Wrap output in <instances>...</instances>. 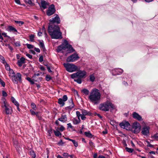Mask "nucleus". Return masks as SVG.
<instances>
[{
	"mask_svg": "<svg viewBox=\"0 0 158 158\" xmlns=\"http://www.w3.org/2000/svg\"><path fill=\"white\" fill-rule=\"evenodd\" d=\"M26 55L30 59H31L32 58V56L29 54H27Z\"/></svg>",
	"mask_w": 158,
	"mask_h": 158,
	"instance_id": "nucleus-60",
	"label": "nucleus"
},
{
	"mask_svg": "<svg viewBox=\"0 0 158 158\" xmlns=\"http://www.w3.org/2000/svg\"><path fill=\"white\" fill-rule=\"evenodd\" d=\"M81 92L85 95H89L90 93L89 91L86 89H83L81 90Z\"/></svg>",
	"mask_w": 158,
	"mask_h": 158,
	"instance_id": "nucleus-19",
	"label": "nucleus"
},
{
	"mask_svg": "<svg viewBox=\"0 0 158 158\" xmlns=\"http://www.w3.org/2000/svg\"><path fill=\"white\" fill-rule=\"evenodd\" d=\"M63 155L65 158H68L69 157V155L67 153H64L63 154Z\"/></svg>",
	"mask_w": 158,
	"mask_h": 158,
	"instance_id": "nucleus-48",
	"label": "nucleus"
},
{
	"mask_svg": "<svg viewBox=\"0 0 158 158\" xmlns=\"http://www.w3.org/2000/svg\"><path fill=\"white\" fill-rule=\"evenodd\" d=\"M95 77L94 74H91L89 76V80L90 81L93 82L95 81Z\"/></svg>",
	"mask_w": 158,
	"mask_h": 158,
	"instance_id": "nucleus-26",
	"label": "nucleus"
},
{
	"mask_svg": "<svg viewBox=\"0 0 158 158\" xmlns=\"http://www.w3.org/2000/svg\"><path fill=\"white\" fill-rule=\"evenodd\" d=\"M39 45L40 48L43 49L44 51L45 50V48L43 41H40Z\"/></svg>",
	"mask_w": 158,
	"mask_h": 158,
	"instance_id": "nucleus-22",
	"label": "nucleus"
},
{
	"mask_svg": "<svg viewBox=\"0 0 158 158\" xmlns=\"http://www.w3.org/2000/svg\"><path fill=\"white\" fill-rule=\"evenodd\" d=\"M125 149H126V151L129 153H132L133 151V149L132 148H129L127 147H126Z\"/></svg>",
	"mask_w": 158,
	"mask_h": 158,
	"instance_id": "nucleus-36",
	"label": "nucleus"
},
{
	"mask_svg": "<svg viewBox=\"0 0 158 158\" xmlns=\"http://www.w3.org/2000/svg\"><path fill=\"white\" fill-rule=\"evenodd\" d=\"M2 100L3 102L2 107V108H5L6 113L7 114H11L12 110L11 107L7 103V102L5 98H2Z\"/></svg>",
	"mask_w": 158,
	"mask_h": 158,
	"instance_id": "nucleus-7",
	"label": "nucleus"
},
{
	"mask_svg": "<svg viewBox=\"0 0 158 158\" xmlns=\"http://www.w3.org/2000/svg\"><path fill=\"white\" fill-rule=\"evenodd\" d=\"M133 118L137 120L141 121L142 120V117L136 112H134L132 114Z\"/></svg>",
	"mask_w": 158,
	"mask_h": 158,
	"instance_id": "nucleus-15",
	"label": "nucleus"
},
{
	"mask_svg": "<svg viewBox=\"0 0 158 158\" xmlns=\"http://www.w3.org/2000/svg\"><path fill=\"white\" fill-rule=\"evenodd\" d=\"M67 125L68 126H67L68 128H72V129H73V127L71 123H69L67 124Z\"/></svg>",
	"mask_w": 158,
	"mask_h": 158,
	"instance_id": "nucleus-59",
	"label": "nucleus"
},
{
	"mask_svg": "<svg viewBox=\"0 0 158 158\" xmlns=\"http://www.w3.org/2000/svg\"><path fill=\"white\" fill-rule=\"evenodd\" d=\"M77 77H78L77 74V72L76 73H74L73 74L71 75V77L73 79L76 78Z\"/></svg>",
	"mask_w": 158,
	"mask_h": 158,
	"instance_id": "nucleus-35",
	"label": "nucleus"
},
{
	"mask_svg": "<svg viewBox=\"0 0 158 158\" xmlns=\"http://www.w3.org/2000/svg\"><path fill=\"white\" fill-rule=\"evenodd\" d=\"M78 77L83 78L86 74V72L85 71L80 70L77 72Z\"/></svg>",
	"mask_w": 158,
	"mask_h": 158,
	"instance_id": "nucleus-14",
	"label": "nucleus"
},
{
	"mask_svg": "<svg viewBox=\"0 0 158 158\" xmlns=\"http://www.w3.org/2000/svg\"><path fill=\"white\" fill-rule=\"evenodd\" d=\"M49 22L48 31L52 38L56 39H62V32L60 31V27L58 25H55V23L59 24L60 23V20L58 15H56L55 17L49 20Z\"/></svg>",
	"mask_w": 158,
	"mask_h": 158,
	"instance_id": "nucleus-1",
	"label": "nucleus"
},
{
	"mask_svg": "<svg viewBox=\"0 0 158 158\" xmlns=\"http://www.w3.org/2000/svg\"><path fill=\"white\" fill-rule=\"evenodd\" d=\"M9 73L10 75L9 76H11V75H13L14 74H15V73L14 72L13 70L12 69H10V70H9Z\"/></svg>",
	"mask_w": 158,
	"mask_h": 158,
	"instance_id": "nucleus-41",
	"label": "nucleus"
},
{
	"mask_svg": "<svg viewBox=\"0 0 158 158\" xmlns=\"http://www.w3.org/2000/svg\"><path fill=\"white\" fill-rule=\"evenodd\" d=\"M63 65L66 70L70 72L75 71L77 69V66L73 64L64 63Z\"/></svg>",
	"mask_w": 158,
	"mask_h": 158,
	"instance_id": "nucleus-5",
	"label": "nucleus"
},
{
	"mask_svg": "<svg viewBox=\"0 0 158 158\" xmlns=\"http://www.w3.org/2000/svg\"><path fill=\"white\" fill-rule=\"evenodd\" d=\"M76 114L77 116L78 117V118H80V117L81 115V114H80V112L77 111L76 112Z\"/></svg>",
	"mask_w": 158,
	"mask_h": 158,
	"instance_id": "nucleus-49",
	"label": "nucleus"
},
{
	"mask_svg": "<svg viewBox=\"0 0 158 158\" xmlns=\"http://www.w3.org/2000/svg\"><path fill=\"white\" fill-rule=\"evenodd\" d=\"M30 111L32 115H36V116H38V113H36L34 111L32 110H31Z\"/></svg>",
	"mask_w": 158,
	"mask_h": 158,
	"instance_id": "nucleus-44",
	"label": "nucleus"
},
{
	"mask_svg": "<svg viewBox=\"0 0 158 158\" xmlns=\"http://www.w3.org/2000/svg\"><path fill=\"white\" fill-rule=\"evenodd\" d=\"M85 135L87 136L90 138H91L92 137V135L90 132H85Z\"/></svg>",
	"mask_w": 158,
	"mask_h": 158,
	"instance_id": "nucleus-28",
	"label": "nucleus"
},
{
	"mask_svg": "<svg viewBox=\"0 0 158 158\" xmlns=\"http://www.w3.org/2000/svg\"><path fill=\"white\" fill-rule=\"evenodd\" d=\"M12 80L14 84H18V83H22V75L19 73L11 76Z\"/></svg>",
	"mask_w": 158,
	"mask_h": 158,
	"instance_id": "nucleus-6",
	"label": "nucleus"
},
{
	"mask_svg": "<svg viewBox=\"0 0 158 158\" xmlns=\"http://www.w3.org/2000/svg\"><path fill=\"white\" fill-rule=\"evenodd\" d=\"M31 107L34 110H35L36 108V106L34 103H32L31 104Z\"/></svg>",
	"mask_w": 158,
	"mask_h": 158,
	"instance_id": "nucleus-53",
	"label": "nucleus"
},
{
	"mask_svg": "<svg viewBox=\"0 0 158 158\" xmlns=\"http://www.w3.org/2000/svg\"><path fill=\"white\" fill-rule=\"evenodd\" d=\"M2 95L3 96L6 97L7 96V93L4 91H2Z\"/></svg>",
	"mask_w": 158,
	"mask_h": 158,
	"instance_id": "nucleus-55",
	"label": "nucleus"
},
{
	"mask_svg": "<svg viewBox=\"0 0 158 158\" xmlns=\"http://www.w3.org/2000/svg\"><path fill=\"white\" fill-rule=\"evenodd\" d=\"M51 79V77L49 75H47L46 77V79L47 81H49Z\"/></svg>",
	"mask_w": 158,
	"mask_h": 158,
	"instance_id": "nucleus-54",
	"label": "nucleus"
},
{
	"mask_svg": "<svg viewBox=\"0 0 158 158\" xmlns=\"http://www.w3.org/2000/svg\"><path fill=\"white\" fill-rule=\"evenodd\" d=\"M26 79L29 82H30L31 84H33L34 83L33 81L29 77H27L26 78Z\"/></svg>",
	"mask_w": 158,
	"mask_h": 158,
	"instance_id": "nucleus-43",
	"label": "nucleus"
},
{
	"mask_svg": "<svg viewBox=\"0 0 158 158\" xmlns=\"http://www.w3.org/2000/svg\"><path fill=\"white\" fill-rule=\"evenodd\" d=\"M5 67L7 71H9V70H10L11 69H10V67L9 64H7L6 63H5Z\"/></svg>",
	"mask_w": 158,
	"mask_h": 158,
	"instance_id": "nucleus-42",
	"label": "nucleus"
},
{
	"mask_svg": "<svg viewBox=\"0 0 158 158\" xmlns=\"http://www.w3.org/2000/svg\"><path fill=\"white\" fill-rule=\"evenodd\" d=\"M58 103L61 105V106H63L65 104L64 102L61 98H60L58 100Z\"/></svg>",
	"mask_w": 158,
	"mask_h": 158,
	"instance_id": "nucleus-23",
	"label": "nucleus"
},
{
	"mask_svg": "<svg viewBox=\"0 0 158 158\" xmlns=\"http://www.w3.org/2000/svg\"><path fill=\"white\" fill-rule=\"evenodd\" d=\"M64 128L62 126H61L60 127V128L59 129V130L61 131H63L64 130Z\"/></svg>",
	"mask_w": 158,
	"mask_h": 158,
	"instance_id": "nucleus-58",
	"label": "nucleus"
},
{
	"mask_svg": "<svg viewBox=\"0 0 158 158\" xmlns=\"http://www.w3.org/2000/svg\"><path fill=\"white\" fill-rule=\"evenodd\" d=\"M15 22L16 23L19 24V26H22V25H23L24 23L23 22L21 21H15Z\"/></svg>",
	"mask_w": 158,
	"mask_h": 158,
	"instance_id": "nucleus-40",
	"label": "nucleus"
},
{
	"mask_svg": "<svg viewBox=\"0 0 158 158\" xmlns=\"http://www.w3.org/2000/svg\"><path fill=\"white\" fill-rule=\"evenodd\" d=\"M82 115H86L88 114V112L85 110H81Z\"/></svg>",
	"mask_w": 158,
	"mask_h": 158,
	"instance_id": "nucleus-34",
	"label": "nucleus"
},
{
	"mask_svg": "<svg viewBox=\"0 0 158 158\" xmlns=\"http://www.w3.org/2000/svg\"><path fill=\"white\" fill-rule=\"evenodd\" d=\"M68 106L65 107L66 110H71L74 106V104L73 103V99L71 98L68 101Z\"/></svg>",
	"mask_w": 158,
	"mask_h": 158,
	"instance_id": "nucleus-12",
	"label": "nucleus"
},
{
	"mask_svg": "<svg viewBox=\"0 0 158 158\" xmlns=\"http://www.w3.org/2000/svg\"><path fill=\"white\" fill-rule=\"evenodd\" d=\"M150 127L148 126H144L142 129L141 133L145 136H147L149 134Z\"/></svg>",
	"mask_w": 158,
	"mask_h": 158,
	"instance_id": "nucleus-11",
	"label": "nucleus"
},
{
	"mask_svg": "<svg viewBox=\"0 0 158 158\" xmlns=\"http://www.w3.org/2000/svg\"><path fill=\"white\" fill-rule=\"evenodd\" d=\"M32 158H35L36 157V154L33 151H31L29 152Z\"/></svg>",
	"mask_w": 158,
	"mask_h": 158,
	"instance_id": "nucleus-25",
	"label": "nucleus"
},
{
	"mask_svg": "<svg viewBox=\"0 0 158 158\" xmlns=\"http://www.w3.org/2000/svg\"><path fill=\"white\" fill-rule=\"evenodd\" d=\"M146 142L148 144L147 145V147H153V145H152L150 143V142L148 141H146Z\"/></svg>",
	"mask_w": 158,
	"mask_h": 158,
	"instance_id": "nucleus-52",
	"label": "nucleus"
},
{
	"mask_svg": "<svg viewBox=\"0 0 158 158\" xmlns=\"http://www.w3.org/2000/svg\"><path fill=\"white\" fill-rule=\"evenodd\" d=\"M115 71L116 72L115 75H119L122 73L123 72V69H114Z\"/></svg>",
	"mask_w": 158,
	"mask_h": 158,
	"instance_id": "nucleus-20",
	"label": "nucleus"
},
{
	"mask_svg": "<svg viewBox=\"0 0 158 158\" xmlns=\"http://www.w3.org/2000/svg\"><path fill=\"white\" fill-rule=\"evenodd\" d=\"M8 30L10 31L16 32L17 31V30L12 26H9L7 28Z\"/></svg>",
	"mask_w": 158,
	"mask_h": 158,
	"instance_id": "nucleus-21",
	"label": "nucleus"
},
{
	"mask_svg": "<svg viewBox=\"0 0 158 158\" xmlns=\"http://www.w3.org/2000/svg\"><path fill=\"white\" fill-rule=\"evenodd\" d=\"M39 61L40 62H41L43 61V57L42 56H40L39 58Z\"/></svg>",
	"mask_w": 158,
	"mask_h": 158,
	"instance_id": "nucleus-56",
	"label": "nucleus"
},
{
	"mask_svg": "<svg viewBox=\"0 0 158 158\" xmlns=\"http://www.w3.org/2000/svg\"><path fill=\"white\" fill-rule=\"evenodd\" d=\"M56 11L55 6L53 4L51 5L49 7L47 11V14L48 16H51L54 14Z\"/></svg>",
	"mask_w": 158,
	"mask_h": 158,
	"instance_id": "nucleus-10",
	"label": "nucleus"
},
{
	"mask_svg": "<svg viewBox=\"0 0 158 158\" xmlns=\"http://www.w3.org/2000/svg\"><path fill=\"white\" fill-rule=\"evenodd\" d=\"M85 115H82L81 116V119L83 120H84L85 119Z\"/></svg>",
	"mask_w": 158,
	"mask_h": 158,
	"instance_id": "nucleus-62",
	"label": "nucleus"
},
{
	"mask_svg": "<svg viewBox=\"0 0 158 158\" xmlns=\"http://www.w3.org/2000/svg\"><path fill=\"white\" fill-rule=\"evenodd\" d=\"M58 144L59 145H63L64 143L63 142L62 140H60V141L58 142Z\"/></svg>",
	"mask_w": 158,
	"mask_h": 158,
	"instance_id": "nucleus-57",
	"label": "nucleus"
},
{
	"mask_svg": "<svg viewBox=\"0 0 158 158\" xmlns=\"http://www.w3.org/2000/svg\"><path fill=\"white\" fill-rule=\"evenodd\" d=\"M141 127L139 124L137 122L134 123L132 126V131L135 133H138L140 131Z\"/></svg>",
	"mask_w": 158,
	"mask_h": 158,
	"instance_id": "nucleus-8",
	"label": "nucleus"
},
{
	"mask_svg": "<svg viewBox=\"0 0 158 158\" xmlns=\"http://www.w3.org/2000/svg\"><path fill=\"white\" fill-rule=\"evenodd\" d=\"M41 7L44 9L47 8L48 6H49V4L47 2L44 0H41Z\"/></svg>",
	"mask_w": 158,
	"mask_h": 158,
	"instance_id": "nucleus-16",
	"label": "nucleus"
},
{
	"mask_svg": "<svg viewBox=\"0 0 158 158\" xmlns=\"http://www.w3.org/2000/svg\"><path fill=\"white\" fill-rule=\"evenodd\" d=\"M0 60L1 62L3 64H5L6 63V61L4 57L1 55H0Z\"/></svg>",
	"mask_w": 158,
	"mask_h": 158,
	"instance_id": "nucleus-30",
	"label": "nucleus"
},
{
	"mask_svg": "<svg viewBox=\"0 0 158 158\" xmlns=\"http://www.w3.org/2000/svg\"><path fill=\"white\" fill-rule=\"evenodd\" d=\"M66 49H67V51L69 53H72L75 51L72 46L69 44L67 40H64L61 45L58 47L57 51L60 52Z\"/></svg>",
	"mask_w": 158,
	"mask_h": 158,
	"instance_id": "nucleus-4",
	"label": "nucleus"
},
{
	"mask_svg": "<svg viewBox=\"0 0 158 158\" xmlns=\"http://www.w3.org/2000/svg\"><path fill=\"white\" fill-rule=\"evenodd\" d=\"M121 127L124 129L128 130L129 129L130 125V123L127 122H123L119 124Z\"/></svg>",
	"mask_w": 158,
	"mask_h": 158,
	"instance_id": "nucleus-13",
	"label": "nucleus"
},
{
	"mask_svg": "<svg viewBox=\"0 0 158 158\" xmlns=\"http://www.w3.org/2000/svg\"><path fill=\"white\" fill-rule=\"evenodd\" d=\"M54 132L55 135L57 136H61V133L58 131H54Z\"/></svg>",
	"mask_w": 158,
	"mask_h": 158,
	"instance_id": "nucleus-32",
	"label": "nucleus"
},
{
	"mask_svg": "<svg viewBox=\"0 0 158 158\" xmlns=\"http://www.w3.org/2000/svg\"><path fill=\"white\" fill-rule=\"evenodd\" d=\"M40 73H35V74L34 75H33V77H36V76H40Z\"/></svg>",
	"mask_w": 158,
	"mask_h": 158,
	"instance_id": "nucleus-63",
	"label": "nucleus"
},
{
	"mask_svg": "<svg viewBox=\"0 0 158 158\" xmlns=\"http://www.w3.org/2000/svg\"><path fill=\"white\" fill-rule=\"evenodd\" d=\"M62 99L64 102L66 101L68 99V97H67V95H64L63 97V99Z\"/></svg>",
	"mask_w": 158,
	"mask_h": 158,
	"instance_id": "nucleus-50",
	"label": "nucleus"
},
{
	"mask_svg": "<svg viewBox=\"0 0 158 158\" xmlns=\"http://www.w3.org/2000/svg\"><path fill=\"white\" fill-rule=\"evenodd\" d=\"M72 142L75 147H77L78 146V143L76 140H73Z\"/></svg>",
	"mask_w": 158,
	"mask_h": 158,
	"instance_id": "nucleus-47",
	"label": "nucleus"
},
{
	"mask_svg": "<svg viewBox=\"0 0 158 158\" xmlns=\"http://www.w3.org/2000/svg\"><path fill=\"white\" fill-rule=\"evenodd\" d=\"M79 58L77 53H74L69 56L66 59L68 62H73L77 60Z\"/></svg>",
	"mask_w": 158,
	"mask_h": 158,
	"instance_id": "nucleus-9",
	"label": "nucleus"
},
{
	"mask_svg": "<svg viewBox=\"0 0 158 158\" xmlns=\"http://www.w3.org/2000/svg\"><path fill=\"white\" fill-rule=\"evenodd\" d=\"M5 45L6 46H8V48L10 49L11 51H12L13 50V48L9 44H6Z\"/></svg>",
	"mask_w": 158,
	"mask_h": 158,
	"instance_id": "nucleus-45",
	"label": "nucleus"
},
{
	"mask_svg": "<svg viewBox=\"0 0 158 158\" xmlns=\"http://www.w3.org/2000/svg\"><path fill=\"white\" fill-rule=\"evenodd\" d=\"M25 59L22 57L17 62V64L19 67L22 66V64L25 63Z\"/></svg>",
	"mask_w": 158,
	"mask_h": 158,
	"instance_id": "nucleus-18",
	"label": "nucleus"
},
{
	"mask_svg": "<svg viewBox=\"0 0 158 158\" xmlns=\"http://www.w3.org/2000/svg\"><path fill=\"white\" fill-rule=\"evenodd\" d=\"M81 78H78L77 77L76 78L74 79V81L77 82L78 84H80L81 83L82 81Z\"/></svg>",
	"mask_w": 158,
	"mask_h": 158,
	"instance_id": "nucleus-31",
	"label": "nucleus"
},
{
	"mask_svg": "<svg viewBox=\"0 0 158 158\" xmlns=\"http://www.w3.org/2000/svg\"><path fill=\"white\" fill-rule=\"evenodd\" d=\"M73 123L74 124H78V123H80L81 121L80 118H78L77 119L76 118H73Z\"/></svg>",
	"mask_w": 158,
	"mask_h": 158,
	"instance_id": "nucleus-24",
	"label": "nucleus"
},
{
	"mask_svg": "<svg viewBox=\"0 0 158 158\" xmlns=\"http://www.w3.org/2000/svg\"><path fill=\"white\" fill-rule=\"evenodd\" d=\"M58 120L62 122H65L67 120V115L66 114H62L61 117L59 118Z\"/></svg>",
	"mask_w": 158,
	"mask_h": 158,
	"instance_id": "nucleus-17",
	"label": "nucleus"
},
{
	"mask_svg": "<svg viewBox=\"0 0 158 158\" xmlns=\"http://www.w3.org/2000/svg\"><path fill=\"white\" fill-rule=\"evenodd\" d=\"M101 94L98 89L94 88L92 89L88 96L89 101L94 104H98L100 102Z\"/></svg>",
	"mask_w": 158,
	"mask_h": 158,
	"instance_id": "nucleus-2",
	"label": "nucleus"
},
{
	"mask_svg": "<svg viewBox=\"0 0 158 158\" xmlns=\"http://www.w3.org/2000/svg\"><path fill=\"white\" fill-rule=\"evenodd\" d=\"M11 100L12 102L15 106L18 105L19 104L18 102H17L15 99L13 97L11 98Z\"/></svg>",
	"mask_w": 158,
	"mask_h": 158,
	"instance_id": "nucleus-27",
	"label": "nucleus"
},
{
	"mask_svg": "<svg viewBox=\"0 0 158 158\" xmlns=\"http://www.w3.org/2000/svg\"><path fill=\"white\" fill-rule=\"evenodd\" d=\"M13 142L15 146V147H17V146L18 142L16 139L13 138Z\"/></svg>",
	"mask_w": 158,
	"mask_h": 158,
	"instance_id": "nucleus-33",
	"label": "nucleus"
},
{
	"mask_svg": "<svg viewBox=\"0 0 158 158\" xmlns=\"http://www.w3.org/2000/svg\"><path fill=\"white\" fill-rule=\"evenodd\" d=\"M98 108L102 111L106 112L109 111L110 109H111V110H113L115 108V106L110 101L108 100L100 104Z\"/></svg>",
	"mask_w": 158,
	"mask_h": 158,
	"instance_id": "nucleus-3",
	"label": "nucleus"
},
{
	"mask_svg": "<svg viewBox=\"0 0 158 158\" xmlns=\"http://www.w3.org/2000/svg\"><path fill=\"white\" fill-rule=\"evenodd\" d=\"M151 138L154 139L156 140H158V136L157 134H155L151 136Z\"/></svg>",
	"mask_w": 158,
	"mask_h": 158,
	"instance_id": "nucleus-38",
	"label": "nucleus"
},
{
	"mask_svg": "<svg viewBox=\"0 0 158 158\" xmlns=\"http://www.w3.org/2000/svg\"><path fill=\"white\" fill-rule=\"evenodd\" d=\"M14 44L16 47H19L20 46V42L19 41L15 42Z\"/></svg>",
	"mask_w": 158,
	"mask_h": 158,
	"instance_id": "nucleus-51",
	"label": "nucleus"
},
{
	"mask_svg": "<svg viewBox=\"0 0 158 158\" xmlns=\"http://www.w3.org/2000/svg\"><path fill=\"white\" fill-rule=\"evenodd\" d=\"M0 83L2 85V86L3 87L5 86V83L0 78Z\"/></svg>",
	"mask_w": 158,
	"mask_h": 158,
	"instance_id": "nucleus-46",
	"label": "nucleus"
},
{
	"mask_svg": "<svg viewBox=\"0 0 158 158\" xmlns=\"http://www.w3.org/2000/svg\"><path fill=\"white\" fill-rule=\"evenodd\" d=\"M89 144L90 145V146H91L92 147L94 145V143L92 141H90L89 142Z\"/></svg>",
	"mask_w": 158,
	"mask_h": 158,
	"instance_id": "nucleus-64",
	"label": "nucleus"
},
{
	"mask_svg": "<svg viewBox=\"0 0 158 158\" xmlns=\"http://www.w3.org/2000/svg\"><path fill=\"white\" fill-rule=\"evenodd\" d=\"M35 35L31 34L29 36L30 41L31 42H34V40Z\"/></svg>",
	"mask_w": 158,
	"mask_h": 158,
	"instance_id": "nucleus-29",
	"label": "nucleus"
},
{
	"mask_svg": "<svg viewBox=\"0 0 158 158\" xmlns=\"http://www.w3.org/2000/svg\"><path fill=\"white\" fill-rule=\"evenodd\" d=\"M26 45L27 48H28V49H31L33 48H34V46L31 44H27Z\"/></svg>",
	"mask_w": 158,
	"mask_h": 158,
	"instance_id": "nucleus-39",
	"label": "nucleus"
},
{
	"mask_svg": "<svg viewBox=\"0 0 158 158\" xmlns=\"http://www.w3.org/2000/svg\"><path fill=\"white\" fill-rule=\"evenodd\" d=\"M34 50L38 52L39 53L40 52V50L39 48H34Z\"/></svg>",
	"mask_w": 158,
	"mask_h": 158,
	"instance_id": "nucleus-61",
	"label": "nucleus"
},
{
	"mask_svg": "<svg viewBox=\"0 0 158 158\" xmlns=\"http://www.w3.org/2000/svg\"><path fill=\"white\" fill-rule=\"evenodd\" d=\"M24 1L26 3L31 5H34V3L32 2V0H24Z\"/></svg>",
	"mask_w": 158,
	"mask_h": 158,
	"instance_id": "nucleus-37",
	"label": "nucleus"
}]
</instances>
